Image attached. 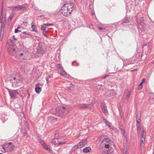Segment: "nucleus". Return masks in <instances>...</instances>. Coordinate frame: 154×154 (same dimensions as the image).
Returning a JSON list of instances; mask_svg holds the SVG:
<instances>
[{
    "label": "nucleus",
    "instance_id": "obj_1",
    "mask_svg": "<svg viewBox=\"0 0 154 154\" xmlns=\"http://www.w3.org/2000/svg\"><path fill=\"white\" fill-rule=\"evenodd\" d=\"M73 9V5L72 3H66L62 7L61 13L64 16H67L71 14Z\"/></svg>",
    "mask_w": 154,
    "mask_h": 154
},
{
    "label": "nucleus",
    "instance_id": "obj_2",
    "mask_svg": "<svg viewBox=\"0 0 154 154\" xmlns=\"http://www.w3.org/2000/svg\"><path fill=\"white\" fill-rule=\"evenodd\" d=\"M56 115L61 117L66 115L69 111V109L66 106H58L56 109Z\"/></svg>",
    "mask_w": 154,
    "mask_h": 154
},
{
    "label": "nucleus",
    "instance_id": "obj_3",
    "mask_svg": "<svg viewBox=\"0 0 154 154\" xmlns=\"http://www.w3.org/2000/svg\"><path fill=\"white\" fill-rule=\"evenodd\" d=\"M2 148L6 152L11 151L14 148V145L11 143H6L2 146Z\"/></svg>",
    "mask_w": 154,
    "mask_h": 154
},
{
    "label": "nucleus",
    "instance_id": "obj_4",
    "mask_svg": "<svg viewBox=\"0 0 154 154\" xmlns=\"http://www.w3.org/2000/svg\"><path fill=\"white\" fill-rule=\"evenodd\" d=\"M28 54L26 51H22L16 54L15 57L18 59L24 60L26 59Z\"/></svg>",
    "mask_w": 154,
    "mask_h": 154
},
{
    "label": "nucleus",
    "instance_id": "obj_5",
    "mask_svg": "<svg viewBox=\"0 0 154 154\" xmlns=\"http://www.w3.org/2000/svg\"><path fill=\"white\" fill-rule=\"evenodd\" d=\"M21 79L19 75H13L10 77V81L12 83H17L19 82Z\"/></svg>",
    "mask_w": 154,
    "mask_h": 154
},
{
    "label": "nucleus",
    "instance_id": "obj_6",
    "mask_svg": "<svg viewBox=\"0 0 154 154\" xmlns=\"http://www.w3.org/2000/svg\"><path fill=\"white\" fill-rule=\"evenodd\" d=\"M111 141L108 139L104 138L102 141L101 144L104 146L106 148H108L109 147L110 145Z\"/></svg>",
    "mask_w": 154,
    "mask_h": 154
},
{
    "label": "nucleus",
    "instance_id": "obj_7",
    "mask_svg": "<svg viewBox=\"0 0 154 154\" xmlns=\"http://www.w3.org/2000/svg\"><path fill=\"white\" fill-rule=\"evenodd\" d=\"M57 67H58V70L60 72V74L66 77L67 75L66 72L64 70L63 67L62 66L61 64H57Z\"/></svg>",
    "mask_w": 154,
    "mask_h": 154
},
{
    "label": "nucleus",
    "instance_id": "obj_8",
    "mask_svg": "<svg viewBox=\"0 0 154 154\" xmlns=\"http://www.w3.org/2000/svg\"><path fill=\"white\" fill-rule=\"evenodd\" d=\"M45 51L43 46L41 44H39L37 48V53L38 54H43Z\"/></svg>",
    "mask_w": 154,
    "mask_h": 154
},
{
    "label": "nucleus",
    "instance_id": "obj_9",
    "mask_svg": "<svg viewBox=\"0 0 154 154\" xmlns=\"http://www.w3.org/2000/svg\"><path fill=\"white\" fill-rule=\"evenodd\" d=\"M94 103L92 101L91 103V104H80L79 105V106L80 108H82L84 109H86L88 108L89 109L91 108L93 106Z\"/></svg>",
    "mask_w": 154,
    "mask_h": 154
},
{
    "label": "nucleus",
    "instance_id": "obj_10",
    "mask_svg": "<svg viewBox=\"0 0 154 154\" xmlns=\"http://www.w3.org/2000/svg\"><path fill=\"white\" fill-rule=\"evenodd\" d=\"M131 93V90L128 91L126 90L125 91L124 94L123 96V98H126V100H128L130 97Z\"/></svg>",
    "mask_w": 154,
    "mask_h": 154
},
{
    "label": "nucleus",
    "instance_id": "obj_11",
    "mask_svg": "<svg viewBox=\"0 0 154 154\" xmlns=\"http://www.w3.org/2000/svg\"><path fill=\"white\" fill-rule=\"evenodd\" d=\"M105 94L106 96L108 97L111 96H114L116 95V92L114 90H110L107 91Z\"/></svg>",
    "mask_w": 154,
    "mask_h": 154
},
{
    "label": "nucleus",
    "instance_id": "obj_12",
    "mask_svg": "<svg viewBox=\"0 0 154 154\" xmlns=\"http://www.w3.org/2000/svg\"><path fill=\"white\" fill-rule=\"evenodd\" d=\"M87 141L86 140H82L78 144V148H81L87 144Z\"/></svg>",
    "mask_w": 154,
    "mask_h": 154
},
{
    "label": "nucleus",
    "instance_id": "obj_13",
    "mask_svg": "<svg viewBox=\"0 0 154 154\" xmlns=\"http://www.w3.org/2000/svg\"><path fill=\"white\" fill-rule=\"evenodd\" d=\"M1 28L0 33V36L2 38L3 37V35L4 32V29L5 26L6 22L1 23Z\"/></svg>",
    "mask_w": 154,
    "mask_h": 154
},
{
    "label": "nucleus",
    "instance_id": "obj_14",
    "mask_svg": "<svg viewBox=\"0 0 154 154\" xmlns=\"http://www.w3.org/2000/svg\"><path fill=\"white\" fill-rule=\"evenodd\" d=\"M56 119L53 116H49L48 118V123H51L53 124L54 123L56 122Z\"/></svg>",
    "mask_w": 154,
    "mask_h": 154
},
{
    "label": "nucleus",
    "instance_id": "obj_15",
    "mask_svg": "<svg viewBox=\"0 0 154 154\" xmlns=\"http://www.w3.org/2000/svg\"><path fill=\"white\" fill-rule=\"evenodd\" d=\"M9 93L11 98L15 97L17 95L19 94V93L15 90H13L12 91H9Z\"/></svg>",
    "mask_w": 154,
    "mask_h": 154
},
{
    "label": "nucleus",
    "instance_id": "obj_16",
    "mask_svg": "<svg viewBox=\"0 0 154 154\" xmlns=\"http://www.w3.org/2000/svg\"><path fill=\"white\" fill-rule=\"evenodd\" d=\"M6 18L5 16H4L2 14V11L0 17V22L3 23L6 22Z\"/></svg>",
    "mask_w": 154,
    "mask_h": 154
},
{
    "label": "nucleus",
    "instance_id": "obj_17",
    "mask_svg": "<svg viewBox=\"0 0 154 154\" xmlns=\"http://www.w3.org/2000/svg\"><path fill=\"white\" fill-rule=\"evenodd\" d=\"M16 48V46L14 45H10L9 46L8 49L10 51H14Z\"/></svg>",
    "mask_w": 154,
    "mask_h": 154
},
{
    "label": "nucleus",
    "instance_id": "obj_18",
    "mask_svg": "<svg viewBox=\"0 0 154 154\" xmlns=\"http://www.w3.org/2000/svg\"><path fill=\"white\" fill-rule=\"evenodd\" d=\"M91 150V148L89 147H87L82 150L83 152L85 153H87L90 152Z\"/></svg>",
    "mask_w": 154,
    "mask_h": 154
},
{
    "label": "nucleus",
    "instance_id": "obj_19",
    "mask_svg": "<svg viewBox=\"0 0 154 154\" xmlns=\"http://www.w3.org/2000/svg\"><path fill=\"white\" fill-rule=\"evenodd\" d=\"M38 84H37L35 85V90L36 93L39 94L42 91V88L38 86Z\"/></svg>",
    "mask_w": 154,
    "mask_h": 154
},
{
    "label": "nucleus",
    "instance_id": "obj_20",
    "mask_svg": "<svg viewBox=\"0 0 154 154\" xmlns=\"http://www.w3.org/2000/svg\"><path fill=\"white\" fill-rule=\"evenodd\" d=\"M129 20L130 19L128 17H125L122 20V21L121 22L122 23L123 22L125 23H127L129 22Z\"/></svg>",
    "mask_w": 154,
    "mask_h": 154
},
{
    "label": "nucleus",
    "instance_id": "obj_21",
    "mask_svg": "<svg viewBox=\"0 0 154 154\" xmlns=\"http://www.w3.org/2000/svg\"><path fill=\"white\" fill-rule=\"evenodd\" d=\"M20 10H24L26 9L28 7V5L27 4L23 5H20Z\"/></svg>",
    "mask_w": 154,
    "mask_h": 154
},
{
    "label": "nucleus",
    "instance_id": "obj_22",
    "mask_svg": "<svg viewBox=\"0 0 154 154\" xmlns=\"http://www.w3.org/2000/svg\"><path fill=\"white\" fill-rule=\"evenodd\" d=\"M67 90L71 92L74 89V87L73 86V85H70V86H67L66 87Z\"/></svg>",
    "mask_w": 154,
    "mask_h": 154
},
{
    "label": "nucleus",
    "instance_id": "obj_23",
    "mask_svg": "<svg viewBox=\"0 0 154 154\" xmlns=\"http://www.w3.org/2000/svg\"><path fill=\"white\" fill-rule=\"evenodd\" d=\"M42 146L46 150L49 151H50L51 150L49 147L45 144V143L42 144Z\"/></svg>",
    "mask_w": 154,
    "mask_h": 154
},
{
    "label": "nucleus",
    "instance_id": "obj_24",
    "mask_svg": "<svg viewBox=\"0 0 154 154\" xmlns=\"http://www.w3.org/2000/svg\"><path fill=\"white\" fill-rule=\"evenodd\" d=\"M32 26L31 27L32 29V31L35 32L36 33H38V32L37 30H35V29L36 28L35 26L33 25V23H31Z\"/></svg>",
    "mask_w": 154,
    "mask_h": 154
},
{
    "label": "nucleus",
    "instance_id": "obj_25",
    "mask_svg": "<svg viewBox=\"0 0 154 154\" xmlns=\"http://www.w3.org/2000/svg\"><path fill=\"white\" fill-rule=\"evenodd\" d=\"M37 138L38 141L42 145L45 143L43 140H42L39 136H38Z\"/></svg>",
    "mask_w": 154,
    "mask_h": 154
},
{
    "label": "nucleus",
    "instance_id": "obj_26",
    "mask_svg": "<svg viewBox=\"0 0 154 154\" xmlns=\"http://www.w3.org/2000/svg\"><path fill=\"white\" fill-rule=\"evenodd\" d=\"M51 76L50 75H48L46 78L47 82L48 84L51 81Z\"/></svg>",
    "mask_w": 154,
    "mask_h": 154
},
{
    "label": "nucleus",
    "instance_id": "obj_27",
    "mask_svg": "<svg viewBox=\"0 0 154 154\" xmlns=\"http://www.w3.org/2000/svg\"><path fill=\"white\" fill-rule=\"evenodd\" d=\"M103 121L106 124V125L108 126L109 127L111 126L109 125V123L107 121L106 119H103Z\"/></svg>",
    "mask_w": 154,
    "mask_h": 154
},
{
    "label": "nucleus",
    "instance_id": "obj_28",
    "mask_svg": "<svg viewBox=\"0 0 154 154\" xmlns=\"http://www.w3.org/2000/svg\"><path fill=\"white\" fill-rule=\"evenodd\" d=\"M140 148L142 150H144V143H140Z\"/></svg>",
    "mask_w": 154,
    "mask_h": 154
},
{
    "label": "nucleus",
    "instance_id": "obj_29",
    "mask_svg": "<svg viewBox=\"0 0 154 154\" xmlns=\"http://www.w3.org/2000/svg\"><path fill=\"white\" fill-rule=\"evenodd\" d=\"M47 29V27L44 25H43L41 27V29L43 31H46V30Z\"/></svg>",
    "mask_w": 154,
    "mask_h": 154
},
{
    "label": "nucleus",
    "instance_id": "obj_30",
    "mask_svg": "<svg viewBox=\"0 0 154 154\" xmlns=\"http://www.w3.org/2000/svg\"><path fill=\"white\" fill-rule=\"evenodd\" d=\"M113 149L112 147H111L110 149H108V151H107V154H109L112 153L113 152Z\"/></svg>",
    "mask_w": 154,
    "mask_h": 154
},
{
    "label": "nucleus",
    "instance_id": "obj_31",
    "mask_svg": "<svg viewBox=\"0 0 154 154\" xmlns=\"http://www.w3.org/2000/svg\"><path fill=\"white\" fill-rule=\"evenodd\" d=\"M104 112L106 113L107 112V108L106 106H103L102 108Z\"/></svg>",
    "mask_w": 154,
    "mask_h": 154
},
{
    "label": "nucleus",
    "instance_id": "obj_32",
    "mask_svg": "<svg viewBox=\"0 0 154 154\" xmlns=\"http://www.w3.org/2000/svg\"><path fill=\"white\" fill-rule=\"evenodd\" d=\"M122 24V23L121 21H119L118 23H115V25L116 26L118 27L120 25H121Z\"/></svg>",
    "mask_w": 154,
    "mask_h": 154
},
{
    "label": "nucleus",
    "instance_id": "obj_33",
    "mask_svg": "<svg viewBox=\"0 0 154 154\" xmlns=\"http://www.w3.org/2000/svg\"><path fill=\"white\" fill-rule=\"evenodd\" d=\"M55 138L56 139H58L59 138V134L58 133L56 132L55 133Z\"/></svg>",
    "mask_w": 154,
    "mask_h": 154
},
{
    "label": "nucleus",
    "instance_id": "obj_34",
    "mask_svg": "<svg viewBox=\"0 0 154 154\" xmlns=\"http://www.w3.org/2000/svg\"><path fill=\"white\" fill-rule=\"evenodd\" d=\"M22 132L23 133V136H25L27 133V132H26V130L25 129H23L22 130Z\"/></svg>",
    "mask_w": 154,
    "mask_h": 154
},
{
    "label": "nucleus",
    "instance_id": "obj_35",
    "mask_svg": "<svg viewBox=\"0 0 154 154\" xmlns=\"http://www.w3.org/2000/svg\"><path fill=\"white\" fill-rule=\"evenodd\" d=\"M77 149V146H75L73 147L71 149V151L72 152H73L75 151V150H76Z\"/></svg>",
    "mask_w": 154,
    "mask_h": 154
},
{
    "label": "nucleus",
    "instance_id": "obj_36",
    "mask_svg": "<svg viewBox=\"0 0 154 154\" xmlns=\"http://www.w3.org/2000/svg\"><path fill=\"white\" fill-rule=\"evenodd\" d=\"M141 143H144L145 139L144 137H141L140 139Z\"/></svg>",
    "mask_w": 154,
    "mask_h": 154
},
{
    "label": "nucleus",
    "instance_id": "obj_37",
    "mask_svg": "<svg viewBox=\"0 0 154 154\" xmlns=\"http://www.w3.org/2000/svg\"><path fill=\"white\" fill-rule=\"evenodd\" d=\"M44 25L45 26L47 27V28L49 26H54V25L53 24H49V23L45 24H44Z\"/></svg>",
    "mask_w": 154,
    "mask_h": 154
},
{
    "label": "nucleus",
    "instance_id": "obj_38",
    "mask_svg": "<svg viewBox=\"0 0 154 154\" xmlns=\"http://www.w3.org/2000/svg\"><path fill=\"white\" fill-rule=\"evenodd\" d=\"M137 116V118H136V119H137L136 124H140V119L139 118L138 119Z\"/></svg>",
    "mask_w": 154,
    "mask_h": 154
},
{
    "label": "nucleus",
    "instance_id": "obj_39",
    "mask_svg": "<svg viewBox=\"0 0 154 154\" xmlns=\"http://www.w3.org/2000/svg\"><path fill=\"white\" fill-rule=\"evenodd\" d=\"M11 10H16V6H11L9 7Z\"/></svg>",
    "mask_w": 154,
    "mask_h": 154
},
{
    "label": "nucleus",
    "instance_id": "obj_40",
    "mask_svg": "<svg viewBox=\"0 0 154 154\" xmlns=\"http://www.w3.org/2000/svg\"><path fill=\"white\" fill-rule=\"evenodd\" d=\"M14 13H11V15H10L9 18L11 20L13 17H14Z\"/></svg>",
    "mask_w": 154,
    "mask_h": 154
},
{
    "label": "nucleus",
    "instance_id": "obj_41",
    "mask_svg": "<svg viewBox=\"0 0 154 154\" xmlns=\"http://www.w3.org/2000/svg\"><path fill=\"white\" fill-rule=\"evenodd\" d=\"M16 10L20 11V5L16 6Z\"/></svg>",
    "mask_w": 154,
    "mask_h": 154
},
{
    "label": "nucleus",
    "instance_id": "obj_42",
    "mask_svg": "<svg viewBox=\"0 0 154 154\" xmlns=\"http://www.w3.org/2000/svg\"><path fill=\"white\" fill-rule=\"evenodd\" d=\"M65 143L64 142H60L58 143H56V146H59V145H60L62 144H63Z\"/></svg>",
    "mask_w": 154,
    "mask_h": 154
},
{
    "label": "nucleus",
    "instance_id": "obj_43",
    "mask_svg": "<svg viewBox=\"0 0 154 154\" xmlns=\"http://www.w3.org/2000/svg\"><path fill=\"white\" fill-rule=\"evenodd\" d=\"M122 133H123V135L125 137V138L126 140H127V138L126 137V135H125V131H124L123 132L122 131Z\"/></svg>",
    "mask_w": 154,
    "mask_h": 154
},
{
    "label": "nucleus",
    "instance_id": "obj_44",
    "mask_svg": "<svg viewBox=\"0 0 154 154\" xmlns=\"http://www.w3.org/2000/svg\"><path fill=\"white\" fill-rule=\"evenodd\" d=\"M144 129H143V130L142 131V132L141 133V137H144Z\"/></svg>",
    "mask_w": 154,
    "mask_h": 154
},
{
    "label": "nucleus",
    "instance_id": "obj_45",
    "mask_svg": "<svg viewBox=\"0 0 154 154\" xmlns=\"http://www.w3.org/2000/svg\"><path fill=\"white\" fill-rule=\"evenodd\" d=\"M21 32L20 30L18 29H15V33H16L18 32Z\"/></svg>",
    "mask_w": 154,
    "mask_h": 154
},
{
    "label": "nucleus",
    "instance_id": "obj_46",
    "mask_svg": "<svg viewBox=\"0 0 154 154\" xmlns=\"http://www.w3.org/2000/svg\"><path fill=\"white\" fill-rule=\"evenodd\" d=\"M47 31L48 30L46 31H43L42 32L43 34L46 37H47V35H46V33Z\"/></svg>",
    "mask_w": 154,
    "mask_h": 154
},
{
    "label": "nucleus",
    "instance_id": "obj_47",
    "mask_svg": "<svg viewBox=\"0 0 154 154\" xmlns=\"http://www.w3.org/2000/svg\"><path fill=\"white\" fill-rule=\"evenodd\" d=\"M122 114H121V113H120V116L121 118V119L123 120L124 119V117L122 115Z\"/></svg>",
    "mask_w": 154,
    "mask_h": 154
},
{
    "label": "nucleus",
    "instance_id": "obj_48",
    "mask_svg": "<svg viewBox=\"0 0 154 154\" xmlns=\"http://www.w3.org/2000/svg\"><path fill=\"white\" fill-rule=\"evenodd\" d=\"M98 29H100V30H105V29L104 28H103L101 27H100Z\"/></svg>",
    "mask_w": 154,
    "mask_h": 154
},
{
    "label": "nucleus",
    "instance_id": "obj_49",
    "mask_svg": "<svg viewBox=\"0 0 154 154\" xmlns=\"http://www.w3.org/2000/svg\"><path fill=\"white\" fill-rule=\"evenodd\" d=\"M142 83H143L142 82H141L140 83V84H139V86H140V88H142Z\"/></svg>",
    "mask_w": 154,
    "mask_h": 154
},
{
    "label": "nucleus",
    "instance_id": "obj_50",
    "mask_svg": "<svg viewBox=\"0 0 154 154\" xmlns=\"http://www.w3.org/2000/svg\"><path fill=\"white\" fill-rule=\"evenodd\" d=\"M22 24L23 25L25 26H26L27 25V23L26 22H23V23Z\"/></svg>",
    "mask_w": 154,
    "mask_h": 154
},
{
    "label": "nucleus",
    "instance_id": "obj_51",
    "mask_svg": "<svg viewBox=\"0 0 154 154\" xmlns=\"http://www.w3.org/2000/svg\"><path fill=\"white\" fill-rule=\"evenodd\" d=\"M27 35H28L29 36H31L32 35L30 34V32H27Z\"/></svg>",
    "mask_w": 154,
    "mask_h": 154
},
{
    "label": "nucleus",
    "instance_id": "obj_52",
    "mask_svg": "<svg viewBox=\"0 0 154 154\" xmlns=\"http://www.w3.org/2000/svg\"><path fill=\"white\" fill-rule=\"evenodd\" d=\"M137 127H140V124H137Z\"/></svg>",
    "mask_w": 154,
    "mask_h": 154
},
{
    "label": "nucleus",
    "instance_id": "obj_53",
    "mask_svg": "<svg viewBox=\"0 0 154 154\" xmlns=\"http://www.w3.org/2000/svg\"><path fill=\"white\" fill-rule=\"evenodd\" d=\"M27 32H23V34L27 35Z\"/></svg>",
    "mask_w": 154,
    "mask_h": 154
},
{
    "label": "nucleus",
    "instance_id": "obj_54",
    "mask_svg": "<svg viewBox=\"0 0 154 154\" xmlns=\"http://www.w3.org/2000/svg\"><path fill=\"white\" fill-rule=\"evenodd\" d=\"M137 130L138 131H139L140 129V127H137Z\"/></svg>",
    "mask_w": 154,
    "mask_h": 154
},
{
    "label": "nucleus",
    "instance_id": "obj_55",
    "mask_svg": "<svg viewBox=\"0 0 154 154\" xmlns=\"http://www.w3.org/2000/svg\"><path fill=\"white\" fill-rule=\"evenodd\" d=\"M31 38L33 40H35V39L32 37V35L31 36Z\"/></svg>",
    "mask_w": 154,
    "mask_h": 154
},
{
    "label": "nucleus",
    "instance_id": "obj_56",
    "mask_svg": "<svg viewBox=\"0 0 154 154\" xmlns=\"http://www.w3.org/2000/svg\"><path fill=\"white\" fill-rule=\"evenodd\" d=\"M121 132H122H122H123L124 131H125L124 130V128H121Z\"/></svg>",
    "mask_w": 154,
    "mask_h": 154
},
{
    "label": "nucleus",
    "instance_id": "obj_57",
    "mask_svg": "<svg viewBox=\"0 0 154 154\" xmlns=\"http://www.w3.org/2000/svg\"><path fill=\"white\" fill-rule=\"evenodd\" d=\"M150 98L154 102V98H153L152 97H150Z\"/></svg>",
    "mask_w": 154,
    "mask_h": 154
},
{
    "label": "nucleus",
    "instance_id": "obj_58",
    "mask_svg": "<svg viewBox=\"0 0 154 154\" xmlns=\"http://www.w3.org/2000/svg\"><path fill=\"white\" fill-rule=\"evenodd\" d=\"M145 81V79H143L142 80L141 82L143 83V82H144Z\"/></svg>",
    "mask_w": 154,
    "mask_h": 154
},
{
    "label": "nucleus",
    "instance_id": "obj_59",
    "mask_svg": "<svg viewBox=\"0 0 154 154\" xmlns=\"http://www.w3.org/2000/svg\"><path fill=\"white\" fill-rule=\"evenodd\" d=\"M54 139H52L51 142L52 143H54Z\"/></svg>",
    "mask_w": 154,
    "mask_h": 154
},
{
    "label": "nucleus",
    "instance_id": "obj_60",
    "mask_svg": "<svg viewBox=\"0 0 154 154\" xmlns=\"http://www.w3.org/2000/svg\"><path fill=\"white\" fill-rule=\"evenodd\" d=\"M75 62H76V60L74 61V62H73L72 63V65H73V63H74Z\"/></svg>",
    "mask_w": 154,
    "mask_h": 154
},
{
    "label": "nucleus",
    "instance_id": "obj_61",
    "mask_svg": "<svg viewBox=\"0 0 154 154\" xmlns=\"http://www.w3.org/2000/svg\"><path fill=\"white\" fill-rule=\"evenodd\" d=\"M109 76V75H107V76H104V77H103V78H104V79H105V78H106V77L107 76Z\"/></svg>",
    "mask_w": 154,
    "mask_h": 154
},
{
    "label": "nucleus",
    "instance_id": "obj_62",
    "mask_svg": "<svg viewBox=\"0 0 154 154\" xmlns=\"http://www.w3.org/2000/svg\"><path fill=\"white\" fill-rule=\"evenodd\" d=\"M13 37L14 39L15 40H17V39L15 38V36L14 35L13 36Z\"/></svg>",
    "mask_w": 154,
    "mask_h": 154
},
{
    "label": "nucleus",
    "instance_id": "obj_63",
    "mask_svg": "<svg viewBox=\"0 0 154 154\" xmlns=\"http://www.w3.org/2000/svg\"><path fill=\"white\" fill-rule=\"evenodd\" d=\"M137 70V69H134L133 70H132V71L133 72V71H136Z\"/></svg>",
    "mask_w": 154,
    "mask_h": 154
},
{
    "label": "nucleus",
    "instance_id": "obj_64",
    "mask_svg": "<svg viewBox=\"0 0 154 154\" xmlns=\"http://www.w3.org/2000/svg\"><path fill=\"white\" fill-rule=\"evenodd\" d=\"M146 44H144L143 46V47L144 46H146Z\"/></svg>",
    "mask_w": 154,
    "mask_h": 154
}]
</instances>
